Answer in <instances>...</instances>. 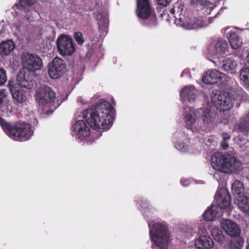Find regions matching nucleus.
<instances>
[{
    "mask_svg": "<svg viewBox=\"0 0 249 249\" xmlns=\"http://www.w3.org/2000/svg\"><path fill=\"white\" fill-rule=\"evenodd\" d=\"M113 108L107 102H102L83 112V118L94 129L108 130L113 121Z\"/></svg>",
    "mask_w": 249,
    "mask_h": 249,
    "instance_id": "1",
    "label": "nucleus"
},
{
    "mask_svg": "<svg viewBox=\"0 0 249 249\" xmlns=\"http://www.w3.org/2000/svg\"><path fill=\"white\" fill-rule=\"evenodd\" d=\"M13 110L11 103L7 102L0 106V116H9ZM0 124L11 139L15 141H26L29 140L33 135L29 124L24 123L18 122L15 124L7 123L0 117Z\"/></svg>",
    "mask_w": 249,
    "mask_h": 249,
    "instance_id": "2",
    "label": "nucleus"
},
{
    "mask_svg": "<svg viewBox=\"0 0 249 249\" xmlns=\"http://www.w3.org/2000/svg\"><path fill=\"white\" fill-rule=\"evenodd\" d=\"M236 152L233 148H230L225 154L214 153L211 159V165L215 170L229 169L230 171H240L242 163L236 158Z\"/></svg>",
    "mask_w": 249,
    "mask_h": 249,
    "instance_id": "3",
    "label": "nucleus"
},
{
    "mask_svg": "<svg viewBox=\"0 0 249 249\" xmlns=\"http://www.w3.org/2000/svg\"><path fill=\"white\" fill-rule=\"evenodd\" d=\"M243 97L241 89L233 90L230 93L214 94L211 96V102L216 109L220 111L230 110L233 106H239Z\"/></svg>",
    "mask_w": 249,
    "mask_h": 249,
    "instance_id": "4",
    "label": "nucleus"
},
{
    "mask_svg": "<svg viewBox=\"0 0 249 249\" xmlns=\"http://www.w3.org/2000/svg\"><path fill=\"white\" fill-rule=\"evenodd\" d=\"M184 123L185 127L193 132L200 133L202 131L201 123L198 120L201 110H196L192 107H186L184 108Z\"/></svg>",
    "mask_w": 249,
    "mask_h": 249,
    "instance_id": "5",
    "label": "nucleus"
},
{
    "mask_svg": "<svg viewBox=\"0 0 249 249\" xmlns=\"http://www.w3.org/2000/svg\"><path fill=\"white\" fill-rule=\"evenodd\" d=\"M23 69L28 71L34 72L41 69L42 62L40 58L36 54L29 53H23L21 56Z\"/></svg>",
    "mask_w": 249,
    "mask_h": 249,
    "instance_id": "6",
    "label": "nucleus"
},
{
    "mask_svg": "<svg viewBox=\"0 0 249 249\" xmlns=\"http://www.w3.org/2000/svg\"><path fill=\"white\" fill-rule=\"evenodd\" d=\"M57 47L59 53L63 55H71L75 52V48L71 38L61 35L57 39Z\"/></svg>",
    "mask_w": 249,
    "mask_h": 249,
    "instance_id": "7",
    "label": "nucleus"
},
{
    "mask_svg": "<svg viewBox=\"0 0 249 249\" xmlns=\"http://www.w3.org/2000/svg\"><path fill=\"white\" fill-rule=\"evenodd\" d=\"M207 53L220 59L229 54L228 43L223 39L218 40L214 45L209 47Z\"/></svg>",
    "mask_w": 249,
    "mask_h": 249,
    "instance_id": "8",
    "label": "nucleus"
},
{
    "mask_svg": "<svg viewBox=\"0 0 249 249\" xmlns=\"http://www.w3.org/2000/svg\"><path fill=\"white\" fill-rule=\"evenodd\" d=\"M66 65L64 61L60 58H54L50 65L48 73L52 79H57L64 72Z\"/></svg>",
    "mask_w": 249,
    "mask_h": 249,
    "instance_id": "9",
    "label": "nucleus"
},
{
    "mask_svg": "<svg viewBox=\"0 0 249 249\" xmlns=\"http://www.w3.org/2000/svg\"><path fill=\"white\" fill-rule=\"evenodd\" d=\"M220 227L224 231L231 237H236L240 234L241 231L237 224L234 221L225 219L220 221Z\"/></svg>",
    "mask_w": 249,
    "mask_h": 249,
    "instance_id": "10",
    "label": "nucleus"
},
{
    "mask_svg": "<svg viewBox=\"0 0 249 249\" xmlns=\"http://www.w3.org/2000/svg\"><path fill=\"white\" fill-rule=\"evenodd\" d=\"M229 77L224 73L219 72L216 70H213L207 71L203 76L202 81L205 84H213L218 81H228Z\"/></svg>",
    "mask_w": 249,
    "mask_h": 249,
    "instance_id": "11",
    "label": "nucleus"
},
{
    "mask_svg": "<svg viewBox=\"0 0 249 249\" xmlns=\"http://www.w3.org/2000/svg\"><path fill=\"white\" fill-rule=\"evenodd\" d=\"M90 134V129L83 120H78L73 126V135L82 140Z\"/></svg>",
    "mask_w": 249,
    "mask_h": 249,
    "instance_id": "12",
    "label": "nucleus"
},
{
    "mask_svg": "<svg viewBox=\"0 0 249 249\" xmlns=\"http://www.w3.org/2000/svg\"><path fill=\"white\" fill-rule=\"evenodd\" d=\"M47 89L45 86L37 89L36 92L35 98L38 105V110L42 112H47Z\"/></svg>",
    "mask_w": 249,
    "mask_h": 249,
    "instance_id": "13",
    "label": "nucleus"
},
{
    "mask_svg": "<svg viewBox=\"0 0 249 249\" xmlns=\"http://www.w3.org/2000/svg\"><path fill=\"white\" fill-rule=\"evenodd\" d=\"M151 12L149 0H138L137 14L142 19L147 18Z\"/></svg>",
    "mask_w": 249,
    "mask_h": 249,
    "instance_id": "14",
    "label": "nucleus"
},
{
    "mask_svg": "<svg viewBox=\"0 0 249 249\" xmlns=\"http://www.w3.org/2000/svg\"><path fill=\"white\" fill-rule=\"evenodd\" d=\"M17 84L21 88L31 89L34 85V81L24 70H20L18 74Z\"/></svg>",
    "mask_w": 249,
    "mask_h": 249,
    "instance_id": "15",
    "label": "nucleus"
},
{
    "mask_svg": "<svg viewBox=\"0 0 249 249\" xmlns=\"http://www.w3.org/2000/svg\"><path fill=\"white\" fill-rule=\"evenodd\" d=\"M195 91V88L193 86H186L182 89L180 96L183 104L192 103L195 101L196 97Z\"/></svg>",
    "mask_w": 249,
    "mask_h": 249,
    "instance_id": "16",
    "label": "nucleus"
},
{
    "mask_svg": "<svg viewBox=\"0 0 249 249\" xmlns=\"http://www.w3.org/2000/svg\"><path fill=\"white\" fill-rule=\"evenodd\" d=\"M215 199L219 207L225 209L230 204V197L228 192L225 190H221L216 193Z\"/></svg>",
    "mask_w": 249,
    "mask_h": 249,
    "instance_id": "17",
    "label": "nucleus"
},
{
    "mask_svg": "<svg viewBox=\"0 0 249 249\" xmlns=\"http://www.w3.org/2000/svg\"><path fill=\"white\" fill-rule=\"evenodd\" d=\"M10 90L13 99L18 103H23L26 101L27 97L25 93L15 87L13 82L9 81Z\"/></svg>",
    "mask_w": 249,
    "mask_h": 249,
    "instance_id": "18",
    "label": "nucleus"
},
{
    "mask_svg": "<svg viewBox=\"0 0 249 249\" xmlns=\"http://www.w3.org/2000/svg\"><path fill=\"white\" fill-rule=\"evenodd\" d=\"M194 245L198 249H209L213 247L214 243L210 236L202 235L195 240Z\"/></svg>",
    "mask_w": 249,
    "mask_h": 249,
    "instance_id": "19",
    "label": "nucleus"
},
{
    "mask_svg": "<svg viewBox=\"0 0 249 249\" xmlns=\"http://www.w3.org/2000/svg\"><path fill=\"white\" fill-rule=\"evenodd\" d=\"M57 99L55 92L48 87V114L52 113L53 111L60 105Z\"/></svg>",
    "mask_w": 249,
    "mask_h": 249,
    "instance_id": "20",
    "label": "nucleus"
},
{
    "mask_svg": "<svg viewBox=\"0 0 249 249\" xmlns=\"http://www.w3.org/2000/svg\"><path fill=\"white\" fill-rule=\"evenodd\" d=\"M231 192L235 196V201L236 199L244 197L245 196V188L243 183L238 180L235 181L232 184Z\"/></svg>",
    "mask_w": 249,
    "mask_h": 249,
    "instance_id": "21",
    "label": "nucleus"
},
{
    "mask_svg": "<svg viewBox=\"0 0 249 249\" xmlns=\"http://www.w3.org/2000/svg\"><path fill=\"white\" fill-rule=\"evenodd\" d=\"M211 18H194L193 24H189V23H187L186 28L187 30L196 29L198 28H201L206 26L211 23Z\"/></svg>",
    "mask_w": 249,
    "mask_h": 249,
    "instance_id": "22",
    "label": "nucleus"
},
{
    "mask_svg": "<svg viewBox=\"0 0 249 249\" xmlns=\"http://www.w3.org/2000/svg\"><path fill=\"white\" fill-rule=\"evenodd\" d=\"M228 38L232 49H237L241 46L242 40L237 32L234 31L229 32Z\"/></svg>",
    "mask_w": 249,
    "mask_h": 249,
    "instance_id": "23",
    "label": "nucleus"
},
{
    "mask_svg": "<svg viewBox=\"0 0 249 249\" xmlns=\"http://www.w3.org/2000/svg\"><path fill=\"white\" fill-rule=\"evenodd\" d=\"M197 110H201L198 114L199 117L200 115H201L204 125L210 124L213 123L214 121V114L209 108H207L204 109L200 108L197 109Z\"/></svg>",
    "mask_w": 249,
    "mask_h": 249,
    "instance_id": "24",
    "label": "nucleus"
},
{
    "mask_svg": "<svg viewBox=\"0 0 249 249\" xmlns=\"http://www.w3.org/2000/svg\"><path fill=\"white\" fill-rule=\"evenodd\" d=\"M184 12V6L181 1H178L173 6V7L170 10V13L175 18V21L178 20L179 17L183 18L184 16L183 15Z\"/></svg>",
    "mask_w": 249,
    "mask_h": 249,
    "instance_id": "25",
    "label": "nucleus"
},
{
    "mask_svg": "<svg viewBox=\"0 0 249 249\" xmlns=\"http://www.w3.org/2000/svg\"><path fill=\"white\" fill-rule=\"evenodd\" d=\"M15 44L13 41L8 40L0 44V54L7 55L14 49Z\"/></svg>",
    "mask_w": 249,
    "mask_h": 249,
    "instance_id": "26",
    "label": "nucleus"
},
{
    "mask_svg": "<svg viewBox=\"0 0 249 249\" xmlns=\"http://www.w3.org/2000/svg\"><path fill=\"white\" fill-rule=\"evenodd\" d=\"M237 61L232 58H228L223 61L222 69L225 71H229L234 70L237 67Z\"/></svg>",
    "mask_w": 249,
    "mask_h": 249,
    "instance_id": "27",
    "label": "nucleus"
},
{
    "mask_svg": "<svg viewBox=\"0 0 249 249\" xmlns=\"http://www.w3.org/2000/svg\"><path fill=\"white\" fill-rule=\"evenodd\" d=\"M235 203L244 212L249 214V195L245 196L242 198L236 199Z\"/></svg>",
    "mask_w": 249,
    "mask_h": 249,
    "instance_id": "28",
    "label": "nucleus"
},
{
    "mask_svg": "<svg viewBox=\"0 0 249 249\" xmlns=\"http://www.w3.org/2000/svg\"><path fill=\"white\" fill-rule=\"evenodd\" d=\"M219 209L215 206H213L208 208L203 214L204 218L207 221L213 220L218 214V210Z\"/></svg>",
    "mask_w": 249,
    "mask_h": 249,
    "instance_id": "29",
    "label": "nucleus"
},
{
    "mask_svg": "<svg viewBox=\"0 0 249 249\" xmlns=\"http://www.w3.org/2000/svg\"><path fill=\"white\" fill-rule=\"evenodd\" d=\"M240 80L242 84L249 89V68H244L240 70Z\"/></svg>",
    "mask_w": 249,
    "mask_h": 249,
    "instance_id": "30",
    "label": "nucleus"
},
{
    "mask_svg": "<svg viewBox=\"0 0 249 249\" xmlns=\"http://www.w3.org/2000/svg\"><path fill=\"white\" fill-rule=\"evenodd\" d=\"M234 129L244 134H249V122L243 118L238 124L235 125Z\"/></svg>",
    "mask_w": 249,
    "mask_h": 249,
    "instance_id": "31",
    "label": "nucleus"
},
{
    "mask_svg": "<svg viewBox=\"0 0 249 249\" xmlns=\"http://www.w3.org/2000/svg\"><path fill=\"white\" fill-rule=\"evenodd\" d=\"M211 234L218 242L222 243L224 240V236L222 231L217 227H214L211 229Z\"/></svg>",
    "mask_w": 249,
    "mask_h": 249,
    "instance_id": "32",
    "label": "nucleus"
},
{
    "mask_svg": "<svg viewBox=\"0 0 249 249\" xmlns=\"http://www.w3.org/2000/svg\"><path fill=\"white\" fill-rule=\"evenodd\" d=\"M94 16L98 20V23L100 27H107L108 25V20L106 16H104L99 12L94 13Z\"/></svg>",
    "mask_w": 249,
    "mask_h": 249,
    "instance_id": "33",
    "label": "nucleus"
},
{
    "mask_svg": "<svg viewBox=\"0 0 249 249\" xmlns=\"http://www.w3.org/2000/svg\"><path fill=\"white\" fill-rule=\"evenodd\" d=\"M193 21L194 19L185 18V17L183 18L179 17V18H178V20L175 21V23L178 26L183 27L184 29L187 30V28H186L187 23H189V24H193Z\"/></svg>",
    "mask_w": 249,
    "mask_h": 249,
    "instance_id": "34",
    "label": "nucleus"
},
{
    "mask_svg": "<svg viewBox=\"0 0 249 249\" xmlns=\"http://www.w3.org/2000/svg\"><path fill=\"white\" fill-rule=\"evenodd\" d=\"M242 241L237 240L236 239L231 240V243L225 247V249H240L242 246Z\"/></svg>",
    "mask_w": 249,
    "mask_h": 249,
    "instance_id": "35",
    "label": "nucleus"
},
{
    "mask_svg": "<svg viewBox=\"0 0 249 249\" xmlns=\"http://www.w3.org/2000/svg\"><path fill=\"white\" fill-rule=\"evenodd\" d=\"M34 3L33 0H20L18 3L15 4L18 8L22 9L25 8L27 6H30Z\"/></svg>",
    "mask_w": 249,
    "mask_h": 249,
    "instance_id": "36",
    "label": "nucleus"
},
{
    "mask_svg": "<svg viewBox=\"0 0 249 249\" xmlns=\"http://www.w3.org/2000/svg\"><path fill=\"white\" fill-rule=\"evenodd\" d=\"M193 1L197 4L203 5L205 8H208L210 11L214 8L213 4L209 2L207 0H193Z\"/></svg>",
    "mask_w": 249,
    "mask_h": 249,
    "instance_id": "37",
    "label": "nucleus"
},
{
    "mask_svg": "<svg viewBox=\"0 0 249 249\" xmlns=\"http://www.w3.org/2000/svg\"><path fill=\"white\" fill-rule=\"evenodd\" d=\"M84 9L86 11H92L96 7L97 3L95 0H86Z\"/></svg>",
    "mask_w": 249,
    "mask_h": 249,
    "instance_id": "38",
    "label": "nucleus"
},
{
    "mask_svg": "<svg viewBox=\"0 0 249 249\" xmlns=\"http://www.w3.org/2000/svg\"><path fill=\"white\" fill-rule=\"evenodd\" d=\"M74 38L79 45H82L85 42V40L83 37L82 34L81 32L75 33L74 34Z\"/></svg>",
    "mask_w": 249,
    "mask_h": 249,
    "instance_id": "39",
    "label": "nucleus"
},
{
    "mask_svg": "<svg viewBox=\"0 0 249 249\" xmlns=\"http://www.w3.org/2000/svg\"><path fill=\"white\" fill-rule=\"evenodd\" d=\"M175 146L178 150L182 152H186L188 151V145L185 144L182 142H178V143H176L175 144Z\"/></svg>",
    "mask_w": 249,
    "mask_h": 249,
    "instance_id": "40",
    "label": "nucleus"
},
{
    "mask_svg": "<svg viewBox=\"0 0 249 249\" xmlns=\"http://www.w3.org/2000/svg\"><path fill=\"white\" fill-rule=\"evenodd\" d=\"M7 81L6 71L3 69H0V86L3 85Z\"/></svg>",
    "mask_w": 249,
    "mask_h": 249,
    "instance_id": "41",
    "label": "nucleus"
},
{
    "mask_svg": "<svg viewBox=\"0 0 249 249\" xmlns=\"http://www.w3.org/2000/svg\"><path fill=\"white\" fill-rule=\"evenodd\" d=\"M159 5L163 6H167L171 1V0H156Z\"/></svg>",
    "mask_w": 249,
    "mask_h": 249,
    "instance_id": "42",
    "label": "nucleus"
},
{
    "mask_svg": "<svg viewBox=\"0 0 249 249\" xmlns=\"http://www.w3.org/2000/svg\"><path fill=\"white\" fill-rule=\"evenodd\" d=\"M220 146L223 150L229 149V144L228 141H222L220 143ZM231 147H230V148Z\"/></svg>",
    "mask_w": 249,
    "mask_h": 249,
    "instance_id": "43",
    "label": "nucleus"
},
{
    "mask_svg": "<svg viewBox=\"0 0 249 249\" xmlns=\"http://www.w3.org/2000/svg\"><path fill=\"white\" fill-rule=\"evenodd\" d=\"M222 141H228L231 139V135L228 133H223L221 134Z\"/></svg>",
    "mask_w": 249,
    "mask_h": 249,
    "instance_id": "44",
    "label": "nucleus"
},
{
    "mask_svg": "<svg viewBox=\"0 0 249 249\" xmlns=\"http://www.w3.org/2000/svg\"><path fill=\"white\" fill-rule=\"evenodd\" d=\"M180 183L183 186H187L189 184V182L188 180H185L183 179L181 180Z\"/></svg>",
    "mask_w": 249,
    "mask_h": 249,
    "instance_id": "45",
    "label": "nucleus"
},
{
    "mask_svg": "<svg viewBox=\"0 0 249 249\" xmlns=\"http://www.w3.org/2000/svg\"><path fill=\"white\" fill-rule=\"evenodd\" d=\"M220 173L221 172H215L214 174H213L214 178H215L217 181L219 180L218 178L220 176Z\"/></svg>",
    "mask_w": 249,
    "mask_h": 249,
    "instance_id": "46",
    "label": "nucleus"
},
{
    "mask_svg": "<svg viewBox=\"0 0 249 249\" xmlns=\"http://www.w3.org/2000/svg\"><path fill=\"white\" fill-rule=\"evenodd\" d=\"M243 118H245L246 120L249 122V112L245 115Z\"/></svg>",
    "mask_w": 249,
    "mask_h": 249,
    "instance_id": "47",
    "label": "nucleus"
},
{
    "mask_svg": "<svg viewBox=\"0 0 249 249\" xmlns=\"http://www.w3.org/2000/svg\"><path fill=\"white\" fill-rule=\"evenodd\" d=\"M247 62L249 64V52L248 53V55L247 56Z\"/></svg>",
    "mask_w": 249,
    "mask_h": 249,
    "instance_id": "48",
    "label": "nucleus"
},
{
    "mask_svg": "<svg viewBox=\"0 0 249 249\" xmlns=\"http://www.w3.org/2000/svg\"><path fill=\"white\" fill-rule=\"evenodd\" d=\"M147 212H148V211L147 212V211H146V210H145V211H144V214H145V215H146V214H147Z\"/></svg>",
    "mask_w": 249,
    "mask_h": 249,
    "instance_id": "49",
    "label": "nucleus"
},
{
    "mask_svg": "<svg viewBox=\"0 0 249 249\" xmlns=\"http://www.w3.org/2000/svg\"><path fill=\"white\" fill-rule=\"evenodd\" d=\"M207 141H208V142H211V140L210 139H208V140H207Z\"/></svg>",
    "mask_w": 249,
    "mask_h": 249,
    "instance_id": "50",
    "label": "nucleus"
},
{
    "mask_svg": "<svg viewBox=\"0 0 249 249\" xmlns=\"http://www.w3.org/2000/svg\"><path fill=\"white\" fill-rule=\"evenodd\" d=\"M246 249H249V244H248V245L246 247Z\"/></svg>",
    "mask_w": 249,
    "mask_h": 249,
    "instance_id": "51",
    "label": "nucleus"
},
{
    "mask_svg": "<svg viewBox=\"0 0 249 249\" xmlns=\"http://www.w3.org/2000/svg\"><path fill=\"white\" fill-rule=\"evenodd\" d=\"M80 98L78 99V101H79Z\"/></svg>",
    "mask_w": 249,
    "mask_h": 249,
    "instance_id": "52",
    "label": "nucleus"
}]
</instances>
